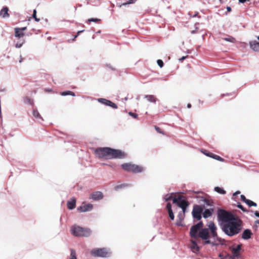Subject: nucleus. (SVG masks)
Here are the masks:
<instances>
[{
    "label": "nucleus",
    "mask_w": 259,
    "mask_h": 259,
    "mask_svg": "<svg viewBox=\"0 0 259 259\" xmlns=\"http://www.w3.org/2000/svg\"><path fill=\"white\" fill-rule=\"evenodd\" d=\"M246 203L248 204L249 206H256V204L254 203V202L252 201L251 200L247 199Z\"/></svg>",
    "instance_id": "bb28decb"
},
{
    "label": "nucleus",
    "mask_w": 259,
    "mask_h": 259,
    "mask_svg": "<svg viewBox=\"0 0 259 259\" xmlns=\"http://www.w3.org/2000/svg\"><path fill=\"white\" fill-rule=\"evenodd\" d=\"M210 157H211V158H212L213 159H215L216 160H218L219 161H223V158H221L220 156H219L218 155H215V154H212L211 153Z\"/></svg>",
    "instance_id": "b1692460"
},
{
    "label": "nucleus",
    "mask_w": 259,
    "mask_h": 259,
    "mask_svg": "<svg viewBox=\"0 0 259 259\" xmlns=\"http://www.w3.org/2000/svg\"><path fill=\"white\" fill-rule=\"evenodd\" d=\"M252 233L250 230L246 229L244 230L242 233V237L243 239L247 240L251 237Z\"/></svg>",
    "instance_id": "4468645a"
},
{
    "label": "nucleus",
    "mask_w": 259,
    "mask_h": 259,
    "mask_svg": "<svg viewBox=\"0 0 259 259\" xmlns=\"http://www.w3.org/2000/svg\"><path fill=\"white\" fill-rule=\"evenodd\" d=\"M203 153L204 154H205L207 156H208V157L210 156L211 153L205 152H203Z\"/></svg>",
    "instance_id": "e433bc0d"
},
{
    "label": "nucleus",
    "mask_w": 259,
    "mask_h": 259,
    "mask_svg": "<svg viewBox=\"0 0 259 259\" xmlns=\"http://www.w3.org/2000/svg\"><path fill=\"white\" fill-rule=\"evenodd\" d=\"M69 259H77L76 252L74 250L71 249L70 255L69 257Z\"/></svg>",
    "instance_id": "412c9836"
},
{
    "label": "nucleus",
    "mask_w": 259,
    "mask_h": 259,
    "mask_svg": "<svg viewBox=\"0 0 259 259\" xmlns=\"http://www.w3.org/2000/svg\"><path fill=\"white\" fill-rule=\"evenodd\" d=\"M71 233L77 237H89L91 234V231L88 228H83L78 226H73L70 229Z\"/></svg>",
    "instance_id": "39448f33"
},
{
    "label": "nucleus",
    "mask_w": 259,
    "mask_h": 259,
    "mask_svg": "<svg viewBox=\"0 0 259 259\" xmlns=\"http://www.w3.org/2000/svg\"><path fill=\"white\" fill-rule=\"evenodd\" d=\"M224 39L226 40V41H230V42H234V40H235V39L233 37H228V38H224Z\"/></svg>",
    "instance_id": "7c9ffc66"
},
{
    "label": "nucleus",
    "mask_w": 259,
    "mask_h": 259,
    "mask_svg": "<svg viewBox=\"0 0 259 259\" xmlns=\"http://www.w3.org/2000/svg\"><path fill=\"white\" fill-rule=\"evenodd\" d=\"M186 57H187V56H183V57H182V58H180V59H179V61L180 62H181V61H182L183 60H184V59H185L186 58Z\"/></svg>",
    "instance_id": "58836bf2"
},
{
    "label": "nucleus",
    "mask_w": 259,
    "mask_h": 259,
    "mask_svg": "<svg viewBox=\"0 0 259 259\" xmlns=\"http://www.w3.org/2000/svg\"><path fill=\"white\" fill-rule=\"evenodd\" d=\"M122 168L127 171L133 172H141L145 170L142 166L136 165L131 163H124L121 165Z\"/></svg>",
    "instance_id": "423d86ee"
},
{
    "label": "nucleus",
    "mask_w": 259,
    "mask_h": 259,
    "mask_svg": "<svg viewBox=\"0 0 259 259\" xmlns=\"http://www.w3.org/2000/svg\"><path fill=\"white\" fill-rule=\"evenodd\" d=\"M203 226V223L199 222L197 224L192 226L190 229V236L192 238H196L197 233L199 231L198 236L204 241V244H209L212 246L218 244L219 240L217 232V227L212 222H209L207 226L208 228H204L200 230Z\"/></svg>",
    "instance_id": "f257e3e1"
},
{
    "label": "nucleus",
    "mask_w": 259,
    "mask_h": 259,
    "mask_svg": "<svg viewBox=\"0 0 259 259\" xmlns=\"http://www.w3.org/2000/svg\"><path fill=\"white\" fill-rule=\"evenodd\" d=\"M32 17H33V18L35 19V20L36 22H38L39 21V19L37 18V17H36V10H33Z\"/></svg>",
    "instance_id": "cd10ccee"
},
{
    "label": "nucleus",
    "mask_w": 259,
    "mask_h": 259,
    "mask_svg": "<svg viewBox=\"0 0 259 259\" xmlns=\"http://www.w3.org/2000/svg\"><path fill=\"white\" fill-rule=\"evenodd\" d=\"M214 190L220 193V194H224L226 193V191L223 190V189H222L220 187H215L214 188Z\"/></svg>",
    "instance_id": "4be33fe9"
},
{
    "label": "nucleus",
    "mask_w": 259,
    "mask_h": 259,
    "mask_svg": "<svg viewBox=\"0 0 259 259\" xmlns=\"http://www.w3.org/2000/svg\"><path fill=\"white\" fill-rule=\"evenodd\" d=\"M157 64L159 65L160 67H162L163 65V61L161 60H158L157 61Z\"/></svg>",
    "instance_id": "2f4dec72"
},
{
    "label": "nucleus",
    "mask_w": 259,
    "mask_h": 259,
    "mask_svg": "<svg viewBox=\"0 0 259 259\" xmlns=\"http://www.w3.org/2000/svg\"><path fill=\"white\" fill-rule=\"evenodd\" d=\"M98 102L101 103L106 106H110L113 108L116 109L117 108L115 104L112 102L111 101L106 100L104 98H99L98 99Z\"/></svg>",
    "instance_id": "9d476101"
},
{
    "label": "nucleus",
    "mask_w": 259,
    "mask_h": 259,
    "mask_svg": "<svg viewBox=\"0 0 259 259\" xmlns=\"http://www.w3.org/2000/svg\"><path fill=\"white\" fill-rule=\"evenodd\" d=\"M145 98L148 101L152 103L155 102L156 100V98L153 95H146Z\"/></svg>",
    "instance_id": "aec40b11"
},
{
    "label": "nucleus",
    "mask_w": 259,
    "mask_h": 259,
    "mask_svg": "<svg viewBox=\"0 0 259 259\" xmlns=\"http://www.w3.org/2000/svg\"><path fill=\"white\" fill-rule=\"evenodd\" d=\"M33 115L35 118H36L37 119H40V120L42 119L39 113H38V112L37 111H33Z\"/></svg>",
    "instance_id": "393cba45"
},
{
    "label": "nucleus",
    "mask_w": 259,
    "mask_h": 259,
    "mask_svg": "<svg viewBox=\"0 0 259 259\" xmlns=\"http://www.w3.org/2000/svg\"><path fill=\"white\" fill-rule=\"evenodd\" d=\"M129 114L131 116H132L133 117H134V118H136L137 116V115L136 114H135L132 112H129Z\"/></svg>",
    "instance_id": "4c0bfd02"
},
{
    "label": "nucleus",
    "mask_w": 259,
    "mask_h": 259,
    "mask_svg": "<svg viewBox=\"0 0 259 259\" xmlns=\"http://www.w3.org/2000/svg\"><path fill=\"white\" fill-rule=\"evenodd\" d=\"M241 244L234 245L230 247L232 253L231 259H237L240 257V251L241 249Z\"/></svg>",
    "instance_id": "6e6552de"
},
{
    "label": "nucleus",
    "mask_w": 259,
    "mask_h": 259,
    "mask_svg": "<svg viewBox=\"0 0 259 259\" xmlns=\"http://www.w3.org/2000/svg\"><path fill=\"white\" fill-rule=\"evenodd\" d=\"M238 207L240 208L241 209H242L243 211H245V210L243 208V207L242 205H240V204H239L238 205Z\"/></svg>",
    "instance_id": "ea45409f"
},
{
    "label": "nucleus",
    "mask_w": 259,
    "mask_h": 259,
    "mask_svg": "<svg viewBox=\"0 0 259 259\" xmlns=\"http://www.w3.org/2000/svg\"><path fill=\"white\" fill-rule=\"evenodd\" d=\"M111 253L109 249L105 248H94L91 251V254L94 256L107 257L110 255Z\"/></svg>",
    "instance_id": "0eeeda50"
},
{
    "label": "nucleus",
    "mask_w": 259,
    "mask_h": 259,
    "mask_svg": "<svg viewBox=\"0 0 259 259\" xmlns=\"http://www.w3.org/2000/svg\"><path fill=\"white\" fill-rule=\"evenodd\" d=\"M93 208V205L91 204H88L83 205L78 207L77 210L80 212H86L91 211Z\"/></svg>",
    "instance_id": "9b49d317"
},
{
    "label": "nucleus",
    "mask_w": 259,
    "mask_h": 259,
    "mask_svg": "<svg viewBox=\"0 0 259 259\" xmlns=\"http://www.w3.org/2000/svg\"><path fill=\"white\" fill-rule=\"evenodd\" d=\"M218 218L221 221L223 231L227 235L233 236L241 231L242 228L240 221L231 213L220 210L218 211Z\"/></svg>",
    "instance_id": "f03ea898"
},
{
    "label": "nucleus",
    "mask_w": 259,
    "mask_h": 259,
    "mask_svg": "<svg viewBox=\"0 0 259 259\" xmlns=\"http://www.w3.org/2000/svg\"><path fill=\"white\" fill-rule=\"evenodd\" d=\"M25 40L24 39H21L19 41H17L15 45V47L17 48H21L23 44H24Z\"/></svg>",
    "instance_id": "5701e85b"
},
{
    "label": "nucleus",
    "mask_w": 259,
    "mask_h": 259,
    "mask_svg": "<svg viewBox=\"0 0 259 259\" xmlns=\"http://www.w3.org/2000/svg\"><path fill=\"white\" fill-rule=\"evenodd\" d=\"M100 20V19H97V18H91V19H89L88 20V21L89 22H98Z\"/></svg>",
    "instance_id": "473e14b6"
},
{
    "label": "nucleus",
    "mask_w": 259,
    "mask_h": 259,
    "mask_svg": "<svg viewBox=\"0 0 259 259\" xmlns=\"http://www.w3.org/2000/svg\"><path fill=\"white\" fill-rule=\"evenodd\" d=\"M172 194L166 195L164 197V200L167 201L170 200L172 198Z\"/></svg>",
    "instance_id": "c85d7f7f"
},
{
    "label": "nucleus",
    "mask_w": 259,
    "mask_h": 259,
    "mask_svg": "<svg viewBox=\"0 0 259 259\" xmlns=\"http://www.w3.org/2000/svg\"><path fill=\"white\" fill-rule=\"evenodd\" d=\"M257 38L259 40V36L257 37ZM249 46L250 48L253 51H259V42H257L256 40H252L249 42Z\"/></svg>",
    "instance_id": "f8f14e48"
},
{
    "label": "nucleus",
    "mask_w": 259,
    "mask_h": 259,
    "mask_svg": "<svg viewBox=\"0 0 259 259\" xmlns=\"http://www.w3.org/2000/svg\"><path fill=\"white\" fill-rule=\"evenodd\" d=\"M97 157L105 159L123 158L126 156V153L119 150L110 148H99L96 150Z\"/></svg>",
    "instance_id": "7ed1b4c3"
},
{
    "label": "nucleus",
    "mask_w": 259,
    "mask_h": 259,
    "mask_svg": "<svg viewBox=\"0 0 259 259\" xmlns=\"http://www.w3.org/2000/svg\"><path fill=\"white\" fill-rule=\"evenodd\" d=\"M0 17L7 18L9 17V14H8V8L7 7H5L0 11Z\"/></svg>",
    "instance_id": "2eb2a0df"
},
{
    "label": "nucleus",
    "mask_w": 259,
    "mask_h": 259,
    "mask_svg": "<svg viewBox=\"0 0 259 259\" xmlns=\"http://www.w3.org/2000/svg\"><path fill=\"white\" fill-rule=\"evenodd\" d=\"M91 198L94 200H99L103 198V194L101 192H96L91 195Z\"/></svg>",
    "instance_id": "ddd939ff"
},
{
    "label": "nucleus",
    "mask_w": 259,
    "mask_h": 259,
    "mask_svg": "<svg viewBox=\"0 0 259 259\" xmlns=\"http://www.w3.org/2000/svg\"><path fill=\"white\" fill-rule=\"evenodd\" d=\"M131 3H132V0H130L129 2H128L127 3H125L123 4V5H126L127 4H130Z\"/></svg>",
    "instance_id": "a19ab883"
},
{
    "label": "nucleus",
    "mask_w": 259,
    "mask_h": 259,
    "mask_svg": "<svg viewBox=\"0 0 259 259\" xmlns=\"http://www.w3.org/2000/svg\"><path fill=\"white\" fill-rule=\"evenodd\" d=\"M61 95L62 96H66V95H70L73 96H75L74 94L73 93L70 92V91L62 92L61 93Z\"/></svg>",
    "instance_id": "a878e982"
},
{
    "label": "nucleus",
    "mask_w": 259,
    "mask_h": 259,
    "mask_svg": "<svg viewBox=\"0 0 259 259\" xmlns=\"http://www.w3.org/2000/svg\"><path fill=\"white\" fill-rule=\"evenodd\" d=\"M156 130L158 132L161 133V132L160 131V129L158 127H156Z\"/></svg>",
    "instance_id": "49530a36"
},
{
    "label": "nucleus",
    "mask_w": 259,
    "mask_h": 259,
    "mask_svg": "<svg viewBox=\"0 0 259 259\" xmlns=\"http://www.w3.org/2000/svg\"><path fill=\"white\" fill-rule=\"evenodd\" d=\"M24 33L19 28H15V36L16 37L20 38L24 36Z\"/></svg>",
    "instance_id": "a211bd4d"
},
{
    "label": "nucleus",
    "mask_w": 259,
    "mask_h": 259,
    "mask_svg": "<svg viewBox=\"0 0 259 259\" xmlns=\"http://www.w3.org/2000/svg\"><path fill=\"white\" fill-rule=\"evenodd\" d=\"M26 29V27H23V28H20V30H21V31L23 32V31H24L25 29Z\"/></svg>",
    "instance_id": "c03bdc74"
},
{
    "label": "nucleus",
    "mask_w": 259,
    "mask_h": 259,
    "mask_svg": "<svg viewBox=\"0 0 259 259\" xmlns=\"http://www.w3.org/2000/svg\"><path fill=\"white\" fill-rule=\"evenodd\" d=\"M240 193V191H237V192H235L234 193L233 196L239 194Z\"/></svg>",
    "instance_id": "37998d69"
},
{
    "label": "nucleus",
    "mask_w": 259,
    "mask_h": 259,
    "mask_svg": "<svg viewBox=\"0 0 259 259\" xmlns=\"http://www.w3.org/2000/svg\"><path fill=\"white\" fill-rule=\"evenodd\" d=\"M240 197H241V200L246 203L247 199L245 198V196L242 195H241Z\"/></svg>",
    "instance_id": "c9c22d12"
},
{
    "label": "nucleus",
    "mask_w": 259,
    "mask_h": 259,
    "mask_svg": "<svg viewBox=\"0 0 259 259\" xmlns=\"http://www.w3.org/2000/svg\"><path fill=\"white\" fill-rule=\"evenodd\" d=\"M172 201L174 203L177 204L179 207L182 208V211L181 212L179 213L178 217L180 220H183L185 217L186 209L188 206V202L181 196H179L178 198H174Z\"/></svg>",
    "instance_id": "20e7f679"
},
{
    "label": "nucleus",
    "mask_w": 259,
    "mask_h": 259,
    "mask_svg": "<svg viewBox=\"0 0 259 259\" xmlns=\"http://www.w3.org/2000/svg\"><path fill=\"white\" fill-rule=\"evenodd\" d=\"M213 210L211 209H205L203 213V217L204 218H207L210 217L212 214Z\"/></svg>",
    "instance_id": "6ab92c4d"
},
{
    "label": "nucleus",
    "mask_w": 259,
    "mask_h": 259,
    "mask_svg": "<svg viewBox=\"0 0 259 259\" xmlns=\"http://www.w3.org/2000/svg\"><path fill=\"white\" fill-rule=\"evenodd\" d=\"M254 214L256 217H258L259 218V212H258L257 211H255L254 212Z\"/></svg>",
    "instance_id": "79ce46f5"
},
{
    "label": "nucleus",
    "mask_w": 259,
    "mask_h": 259,
    "mask_svg": "<svg viewBox=\"0 0 259 259\" xmlns=\"http://www.w3.org/2000/svg\"><path fill=\"white\" fill-rule=\"evenodd\" d=\"M228 11H230L231 10V8L230 7L227 8Z\"/></svg>",
    "instance_id": "09e8293b"
},
{
    "label": "nucleus",
    "mask_w": 259,
    "mask_h": 259,
    "mask_svg": "<svg viewBox=\"0 0 259 259\" xmlns=\"http://www.w3.org/2000/svg\"><path fill=\"white\" fill-rule=\"evenodd\" d=\"M83 32V30L79 31L78 32V33H80V32Z\"/></svg>",
    "instance_id": "8fccbe9b"
},
{
    "label": "nucleus",
    "mask_w": 259,
    "mask_h": 259,
    "mask_svg": "<svg viewBox=\"0 0 259 259\" xmlns=\"http://www.w3.org/2000/svg\"><path fill=\"white\" fill-rule=\"evenodd\" d=\"M166 208H167V209L168 211H170V210H172V209H171V204L169 203L167 204Z\"/></svg>",
    "instance_id": "f704fd0d"
},
{
    "label": "nucleus",
    "mask_w": 259,
    "mask_h": 259,
    "mask_svg": "<svg viewBox=\"0 0 259 259\" xmlns=\"http://www.w3.org/2000/svg\"><path fill=\"white\" fill-rule=\"evenodd\" d=\"M202 212V208L201 206L195 205L194 206L192 214L194 218L197 220H200L201 218V213Z\"/></svg>",
    "instance_id": "1a4fd4ad"
},
{
    "label": "nucleus",
    "mask_w": 259,
    "mask_h": 259,
    "mask_svg": "<svg viewBox=\"0 0 259 259\" xmlns=\"http://www.w3.org/2000/svg\"><path fill=\"white\" fill-rule=\"evenodd\" d=\"M228 255H224L222 253H220L219 255V257H220V259H225L227 257Z\"/></svg>",
    "instance_id": "72a5a7b5"
},
{
    "label": "nucleus",
    "mask_w": 259,
    "mask_h": 259,
    "mask_svg": "<svg viewBox=\"0 0 259 259\" xmlns=\"http://www.w3.org/2000/svg\"><path fill=\"white\" fill-rule=\"evenodd\" d=\"M178 225H182L180 223H177Z\"/></svg>",
    "instance_id": "3c124183"
},
{
    "label": "nucleus",
    "mask_w": 259,
    "mask_h": 259,
    "mask_svg": "<svg viewBox=\"0 0 259 259\" xmlns=\"http://www.w3.org/2000/svg\"><path fill=\"white\" fill-rule=\"evenodd\" d=\"M190 247L192 251L195 253L198 252L199 249V248L196 242L193 240H191V244L190 245Z\"/></svg>",
    "instance_id": "dca6fc26"
},
{
    "label": "nucleus",
    "mask_w": 259,
    "mask_h": 259,
    "mask_svg": "<svg viewBox=\"0 0 259 259\" xmlns=\"http://www.w3.org/2000/svg\"><path fill=\"white\" fill-rule=\"evenodd\" d=\"M168 212L169 218H170L171 220H173L174 219L175 217L172 210L168 211Z\"/></svg>",
    "instance_id": "c756f323"
},
{
    "label": "nucleus",
    "mask_w": 259,
    "mask_h": 259,
    "mask_svg": "<svg viewBox=\"0 0 259 259\" xmlns=\"http://www.w3.org/2000/svg\"><path fill=\"white\" fill-rule=\"evenodd\" d=\"M191 105L190 104H188V105H187V107H188V108H190L191 107Z\"/></svg>",
    "instance_id": "de8ad7c7"
},
{
    "label": "nucleus",
    "mask_w": 259,
    "mask_h": 259,
    "mask_svg": "<svg viewBox=\"0 0 259 259\" xmlns=\"http://www.w3.org/2000/svg\"><path fill=\"white\" fill-rule=\"evenodd\" d=\"M76 200L75 199L72 198L67 202V207L69 209H73L75 206Z\"/></svg>",
    "instance_id": "f3484780"
},
{
    "label": "nucleus",
    "mask_w": 259,
    "mask_h": 259,
    "mask_svg": "<svg viewBox=\"0 0 259 259\" xmlns=\"http://www.w3.org/2000/svg\"><path fill=\"white\" fill-rule=\"evenodd\" d=\"M246 0H239V2L241 3H244Z\"/></svg>",
    "instance_id": "a18cd8bd"
}]
</instances>
